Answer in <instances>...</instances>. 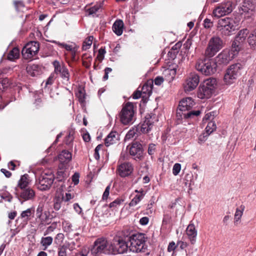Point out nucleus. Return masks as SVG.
Instances as JSON below:
<instances>
[{"label": "nucleus", "mask_w": 256, "mask_h": 256, "mask_svg": "<svg viewBox=\"0 0 256 256\" xmlns=\"http://www.w3.org/2000/svg\"><path fill=\"white\" fill-rule=\"evenodd\" d=\"M186 234L192 244H194L196 242L197 236V230L193 224H190L186 230Z\"/></svg>", "instance_id": "5701e85b"}, {"label": "nucleus", "mask_w": 256, "mask_h": 256, "mask_svg": "<svg viewBox=\"0 0 256 256\" xmlns=\"http://www.w3.org/2000/svg\"><path fill=\"white\" fill-rule=\"evenodd\" d=\"M234 4L232 2H225V15L230 13L234 8Z\"/></svg>", "instance_id": "79ce46f5"}, {"label": "nucleus", "mask_w": 256, "mask_h": 256, "mask_svg": "<svg viewBox=\"0 0 256 256\" xmlns=\"http://www.w3.org/2000/svg\"><path fill=\"white\" fill-rule=\"evenodd\" d=\"M200 82L199 76L196 73H190L184 84L185 92H190L194 90Z\"/></svg>", "instance_id": "ddd939ff"}, {"label": "nucleus", "mask_w": 256, "mask_h": 256, "mask_svg": "<svg viewBox=\"0 0 256 256\" xmlns=\"http://www.w3.org/2000/svg\"><path fill=\"white\" fill-rule=\"evenodd\" d=\"M54 176L50 170L43 172L38 179V188L40 190H49L54 182Z\"/></svg>", "instance_id": "39448f33"}, {"label": "nucleus", "mask_w": 256, "mask_h": 256, "mask_svg": "<svg viewBox=\"0 0 256 256\" xmlns=\"http://www.w3.org/2000/svg\"><path fill=\"white\" fill-rule=\"evenodd\" d=\"M122 202V200L117 198L115 200L114 202L110 203L109 206L111 208H117L118 206H119Z\"/></svg>", "instance_id": "8fccbe9b"}, {"label": "nucleus", "mask_w": 256, "mask_h": 256, "mask_svg": "<svg viewBox=\"0 0 256 256\" xmlns=\"http://www.w3.org/2000/svg\"><path fill=\"white\" fill-rule=\"evenodd\" d=\"M195 103L194 100L190 97L183 98L180 102L178 108L186 112H190Z\"/></svg>", "instance_id": "412c9836"}, {"label": "nucleus", "mask_w": 256, "mask_h": 256, "mask_svg": "<svg viewBox=\"0 0 256 256\" xmlns=\"http://www.w3.org/2000/svg\"><path fill=\"white\" fill-rule=\"evenodd\" d=\"M118 170L120 176L125 177L132 172L133 166L130 162H125L119 165Z\"/></svg>", "instance_id": "aec40b11"}, {"label": "nucleus", "mask_w": 256, "mask_h": 256, "mask_svg": "<svg viewBox=\"0 0 256 256\" xmlns=\"http://www.w3.org/2000/svg\"><path fill=\"white\" fill-rule=\"evenodd\" d=\"M176 248V246L174 242H170L168 247V252H173Z\"/></svg>", "instance_id": "680f3d73"}, {"label": "nucleus", "mask_w": 256, "mask_h": 256, "mask_svg": "<svg viewBox=\"0 0 256 256\" xmlns=\"http://www.w3.org/2000/svg\"><path fill=\"white\" fill-rule=\"evenodd\" d=\"M56 226L57 224H56L53 223L50 226L48 227V228L44 232V236L48 235L49 234L54 232V230L56 228Z\"/></svg>", "instance_id": "49530a36"}, {"label": "nucleus", "mask_w": 256, "mask_h": 256, "mask_svg": "<svg viewBox=\"0 0 256 256\" xmlns=\"http://www.w3.org/2000/svg\"><path fill=\"white\" fill-rule=\"evenodd\" d=\"M134 105L128 102L124 106L120 113V120L124 124H132L134 122Z\"/></svg>", "instance_id": "20e7f679"}, {"label": "nucleus", "mask_w": 256, "mask_h": 256, "mask_svg": "<svg viewBox=\"0 0 256 256\" xmlns=\"http://www.w3.org/2000/svg\"><path fill=\"white\" fill-rule=\"evenodd\" d=\"M30 183V180L29 176L28 174H24L20 177V180H18V186L20 190L27 188Z\"/></svg>", "instance_id": "a878e982"}, {"label": "nucleus", "mask_w": 256, "mask_h": 256, "mask_svg": "<svg viewBox=\"0 0 256 256\" xmlns=\"http://www.w3.org/2000/svg\"><path fill=\"white\" fill-rule=\"evenodd\" d=\"M240 20V18L238 16L234 19L228 17L225 18V35H230V32L236 30Z\"/></svg>", "instance_id": "f3484780"}, {"label": "nucleus", "mask_w": 256, "mask_h": 256, "mask_svg": "<svg viewBox=\"0 0 256 256\" xmlns=\"http://www.w3.org/2000/svg\"><path fill=\"white\" fill-rule=\"evenodd\" d=\"M149 222V218L147 216L142 217L140 220V223L142 226L146 225Z\"/></svg>", "instance_id": "338daca9"}, {"label": "nucleus", "mask_w": 256, "mask_h": 256, "mask_svg": "<svg viewBox=\"0 0 256 256\" xmlns=\"http://www.w3.org/2000/svg\"><path fill=\"white\" fill-rule=\"evenodd\" d=\"M140 134V133L138 131V128L135 126L128 132L125 136V139L130 140L132 138H133L134 137L137 138Z\"/></svg>", "instance_id": "c756f323"}, {"label": "nucleus", "mask_w": 256, "mask_h": 256, "mask_svg": "<svg viewBox=\"0 0 256 256\" xmlns=\"http://www.w3.org/2000/svg\"><path fill=\"white\" fill-rule=\"evenodd\" d=\"M110 245L108 240L104 238H98L94 242L91 252L94 255H97L102 253L108 254L110 253Z\"/></svg>", "instance_id": "0eeeda50"}, {"label": "nucleus", "mask_w": 256, "mask_h": 256, "mask_svg": "<svg viewBox=\"0 0 256 256\" xmlns=\"http://www.w3.org/2000/svg\"><path fill=\"white\" fill-rule=\"evenodd\" d=\"M164 82V78L162 76H157L154 80V84L157 86H160Z\"/></svg>", "instance_id": "69168bd1"}, {"label": "nucleus", "mask_w": 256, "mask_h": 256, "mask_svg": "<svg viewBox=\"0 0 256 256\" xmlns=\"http://www.w3.org/2000/svg\"><path fill=\"white\" fill-rule=\"evenodd\" d=\"M254 9L255 6L252 2L250 0L244 1L242 6L238 8V16H239L240 18L242 16H244V18H248L254 11Z\"/></svg>", "instance_id": "2eb2a0df"}, {"label": "nucleus", "mask_w": 256, "mask_h": 256, "mask_svg": "<svg viewBox=\"0 0 256 256\" xmlns=\"http://www.w3.org/2000/svg\"><path fill=\"white\" fill-rule=\"evenodd\" d=\"M176 71L172 69H166L165 70L164 72V74L166 76H170V78H168V80H171L174 78V77L176 74Z\"/></svg>", "instance_id": "ea45409f"}, {"label": "nucleus", "mask_w": 256, "mask_h": 256, "mask_svg": "<svg viewBox=\"0 0 256 256\" xmlns=\"http://www.w3.org/2000/svg\"><path fill=\"white\" fill-rule=\"evenodd\" d=\"M124 22L121 20L115 21L112 25L114 32L118 36H121L123 32Z\"/></svg>", "instance_id": "b1692460"}, {"label": "nucleus", "mask_w": 256, "mask_h": 256, "mask_svg": "<svg viewBox=\"0 0 256 256\" xmlns=\"http://www.w3.org/2000/svg\"><path fill=\"white\" fill-rule=\"evenodd\" d=\"M52 242L53 238L52 236H48L42 238L40 244L44 247L43 250H46L52 244Z\"/></svg>", "instance_id": "c85d7f7f"}, {"label": "nucleus", "mask_w": 256, "mask_h": 256, "mask_svg": "<svg viewBox=\"0 0 256 256\" xmlns=\"http://www.w3.org/2000/svg\"><path fill=\"white\" fill-rule=\"evenodd\" d=\"M60 162L67 164L72 159V153L68 150H63L58 156Z\"/></svg>", "instance_id": "393cba45"}, {"label": "nucleus", "mask_w": 256, "mask_h": 256, "mask_svg": "<svg viewBox=\"0 0 256 256\" xmlns=\"http://www.w3.org/2000/svg\"><path fill=\"white\" fill-rule=\"evenodd\" d=\"M181 170V165L180 164L176 163L174 164L172 168V173L174 176H177Z\"/></svg>", "instance_id": "09e8293b"}, {"label": "nucleus", "mask_w": 256, "mask_h": 256, "mask_svg": "<svg viewBox=\"0 0 256 256\" xmlns=\"http://www.w3.org/2000/svg\"><path fill=\"white\" fill-rule=\"evenodd\" d=\"M39 50V44L36 42L28 43L22 48V54L24 59L32 58Z\"/></svg>", "instance_id": "9b49d317"}, {"label": "nucleus", "mask_w": 256, "mask_h": 256, "mask_svg": "<svg viewBox=\"0 0 256 256\" xmlns=\"http://www.w3.org/2000/svg\"><path fill=\"white\" fill-rule=\"evenodd\" d=\"M144 194H142L136 195L130 202L129 206H136L143 198Z\"/></svg>", "instance_id": "e433bc0d"}, {"label": "nucleus", "mask_w": 256, "mask_h": 256, "mask_svg": "<svg viewBox=\"0 0 256 256\" xmlns=\"http://www.w3.org/2000/svg\"><path fill=\"white\" fill-rule=\"evenodd\" d=\"M16 195L19 201L22 204L24 202L34 200L36 194L33 189L27 188L20 190H16Z\"/></svg>", "instance_id": "4468645a"}, {"label": "nucleus", "mask_w": 256, "mask_h": 256, "mask_svg": "<svg viewBox=\"0 0 256 256\" xmlns=\"http://www.w3.org/2000/svg\"><path fill=\"white\" fill-rule=\"evenodd\" d=\"M74 140L73 134L70 132L68 134L65 138V143L67 145H70Z\"/></svg>", "instance_id": "864d4df0"}, {"label": "nucleus", "mask_w": 256, "mask_h": 256, "mask_svg": "<svg viewBox=\"0 0 256 256\" xmlns=\"http://www.w3.org/2000/svg\"><path fill=\"white\" fill-rule=\"evenodd\" d=\"M64 230L66 232H70L72 230V224L68 222H66L64 224Z\"/></svg>", "instance_id": "052dcab7"}, {"label": "nucleus", "mask_w": 256, "mask_h": 256, "mask_svg": "<svg viewBox=\"0 0 256 256\" xmlns=\"http://www.w3.org/2000/svg\"><path fill=\"white\" fill-rule=\"evenodd\" d=\"M244 210V206H240L239 208H237L236 209L235 214H234V224L235 226H238V224L240 223L241 222V218L243 214V212Z\"/></svg>", "instance_id": "cd10ccee"}, {"label": "nucleus", "mask_w": 256, "mask_h": 256, "mask_svg": "<svg viewBox=\"0 0 256 256\" xmlns=\"http://www.w3.org/2000/svg\"><path fill=\"white\" fill-rule=\"evenodd\" d=\"M214 118V112H208L204 116L203 118V121L206 122L207 121H213L212 120Z\"/></svg>", "instance_id": "c03bdc74"}, {"label": "nucleus", "mask_w": 256, "mask_h": 256, "mask_svg": "<svg viewBox=\"0 0 256 256\" xmlns=\"http://www.w3.org/2000/svg\"><path fill=\"white\" fill-rule=\"evenodd\" d=\"M248 34V30L246 28L238 32L232 44V48L228 52V55L225 57V62L226 61L231 60L238 54L240 49L241 44L244 42Z\"/></svg>", "instance_id": "f03ea898"}, {"label": "nucleus", "mask_w": 256, "mask_h": 256, "mask_svg": "<svg viewBox=\"0 0 256 256\" xmlns=\"http://www.w3.org/2000/svg\"><path fill=\"white\" fill-rule=\"evenodd\" d=\"M120 140L119 134L116 131L111 132L105 138V145L109 146L114 144H116Z\"/></svg>", "instance_id": "4be33fe9"}, {"label": "nucleus", "mask_w": 256, "mask_h": 256, "mask_svg": "<svg viewBox=\"0 0 256 256\" xmlns=\"http://www.w3.org/2000/svg\"><path fill=\"white\" fill-rule=\"evenodd\" d=\"M28 74L32 76L38 75L40 71V67L38 64L29 65L26 68Z\"/></svg>", "instance_id": "bb28decb"}, {"label": "nucleus", "mask_w": 256, "mask_h": 256, "mask_svg": "<svg viewBox=\"0 0 256 256\" xmlns=\"http://www.w3.org/2000/svg\"><path fill=\"white\" fill-rule=\"evenodd\" d=\"M213 14L215 18H219L224 16V8L218 6L213 11Z\"/></svg>", "instance_id": "f704fd0d"}, {"label": "nucleus", "mask_w": 256, "mask_h": 256, "mask_svg": "<svg viewBox=\"0 0 256 256\" xmlns=\"http://www.w3.org/2000/svg\"><path fill=\"white\" fill-rule=\"evenodd\" d=\"M209 135L206 132H204L200 134L198 138V143L200 144H203L206 141Z\"/></svg>", "instance_id": "a18cd8bd"}, {"label": "nucleus", "mask_w": 256, "mask_h": 256, "mask_svg": "<svg viewBox=\"0 0 256 256\" xmlns=\"http://www.w3.org/2000/svg\"><path fill=\"white\" fill-rule=\"evenodd\" d=\"M102 148V145L98 144L94 150V157L96 160H98L100 159V154H99V151L101 150Z\"/></svg>", "instance_id": "5fc2aeb1"}, {"label": "nucleus", "mask_w": 256, "mask_h": 256, "mask_svg": "<svg viewBox=\"0 0 256 256\" xmlns=\"http://www.w3.org/2000/svg\"><path fill=\"white\" fill-rule=\"evenodd\" d=\"M58 45L60 46L62 48H64L66 50L68 51H70L72 53H74V54L76 52V50L71 45H68V44H65L64 43H62V44L58 43Z\"/></svg>", "instance_id": "de8ad7c7"}, {"label": "nucleus", "mask_w": 256, "mask_h": 256, "mask_svg": "<svg viewBox=\"0 0 256 256\" xmlns=\"http://www.w3.org/2000/svg\"><path fill=\"white\" fill-rule=\"evenodd\" d=\"M80 175L78 173H75L72 176V180L75 185L78 184L79 182Z\"/></svg>", "instance_id": "0e129e2a"}, {"label": "nucleus", "mask_w": 256, "mask_h": 256, "mask_svg": "<svg viewBox=\"0 0 256 256\" xmlns=\"http://www.w3.org/2000/svg\"><path fill=\"white\" fill-rule=\"evenodd\" d=\"M64 239V236L63 234H58L54 238V242L56 244L62 245V244L63 242Z\"/></svg>", "instance_id": "58836bf2"}, {"label": "nucleus", "mask_w": 256, "mask_h": 256, "mask_svg": "<svg viewBox=\"0 0 256 256\" xmlns=\"http://www.w3.org/2000/svg\"><path fill=\"white\" fill-rule=\"evenodd\" d=\"M110 185H108L106 188L105 190L102 195V198L103 200H106L108 198L109 196V194H110Z\"/></svg>", "instance_id": "bf43d9fd"}, {"label": "nucleus", "mask_w": 256, "mask_h": 256, "mask_svg": "<svg viewBox=\"0 0 256 256\" xmlns=\"http://www.w3.org/2000/svg\"><path fill=\"white\" fill-rule=\"evenodd\" d=\"M40 220L41 222H46L48 219V214L47 212H44L40 216L38 217Z\"/></svg>", "instance_id": "3c124183"}, {"label": "nucleus", "mask_w": 256, "mask_h": 256, "mask_svg": "<svg viewBox=\"0 0 256 256\" xmlns=\"http://www.w3.org/2000/svg\"><path fill=\"white\" fill-rule=\"evenodd\" d=\"M70 246V243L60 245L58 248V256H67L66 250Z\"/></svg>", "instance_id": "7c9ffc66"}, {"label": "nucleus", "mask_w": 256, "mask_h": 256, "mask_svg": "<svg viewBox=\"0 0 256 256\" xmlns=\"http://www.w3.org/2000/svg\"><path fill=\"white\" fill-rule=\"evenodd\" d=\"M248 42L252 48L256 49V30L250 34L248 38Z\"/></svg>", "instance_id": "473e14b6"}, {"label": "nucleus", "mask_w": 256, "mask_h": 256, "mask_svg": "<svg viewBox=\"0 0 256 256\" xmlns=\"http://www.w3.org/2000/svg\"><path fill=\"white\" fill-rule=\"evenodd\" d=\"M216 126L214 122H208L205 129L206 132L210 135L214 130H216Z\"/></svg>", "instance_id": "72a5a7b5"}, {"label": "nucleus", "mask_w": 256, "mask_h": 256, "mask_svg": "<svg viewBox=\"0 0 256 256\" xmlns=\"http://www.w3.org/2000/svg\"><path fill=\"white\" fill-rule=\"evenodd\" d=\"M94 37L92 36H89L87 38H86L83 43L82 50H86L87 49H88L92 43Z\"/></svg>", "instance_id": "c9c22d12"}, {"label": "nucleus", "mask_w": 256, "mask_h": 256, "mask_svg": "<svg viewBox=\"0 0 256 256\" xmlns=\"http://www.w3.org/2000/svg\"><path fill=\"white\" fill-rule=\"evenodd\" d=\"M240 71V65L238 64H232L226 70L225 74V84H230L236 78Z\"/></svg>", "instance_id": "dca6fc26"}, {"label": "nucleus", "mask_w": 256, "mask_h": 256, "mask_svg": "<svg viewBox=\"0 0 256 256\" xmlns=\"http://www.w3.org/2000/svg\"><path fill=\"white\" fill-rule=\"evenodd\" d=\"M144 234L138 233L129 238V250L133 252H144L147 249Z\"/></svg>", "instance_id": "f257e3e1"}, {"label": "nucleus", "mask_w": 256, "mask_h": 256, "mask_svg": "<svg viewBox=\"0 0 256 256\" xmlns=\"http://www.w3.org/2000/svg\"><path fill=\"white\" fill-rule=\"evenodd\" d=\"M222 41L218 37H214L210 40L208 46L206 50V55L212 57L222 48Z\"/></svg>", "instance_id": "9d476101"}, {"label": "nucleus", "mask_w": 256, "mask_h": 256, "mask_svg": "<svg viewBox=\"0 0 256 256\" xmlns=\"http://www.w3.org/2000/svg\"><path fill=\"white\" fill-rule=\"evenodd\" d=\"M106 52L104 49L100 48L98 50V53L97 56V58L99 60L102 61L104 58V55Z\"/></svg>", "instance_id": "4d7b16f0"}, {"label": "nucleus", "mask_w": 256, "mask_h": 256, "mask_svg": "<svg viewBox=\"0 0 256 256\" xmlns=\"http://www.w3.org/2000/svg\"><path fill=\"white\" fill-rule=\"evenodd\" d=\"M200 114V111L199 110L186 112L178 108L176 112V122L178 124H180L184 118H193L199 116Z\"/></svg>", "instance_id": "a211bd4d"}, {"label": "nucleus", "mask_w": 256, "mask_h": 256, "mask_svg": "<svg viewBox=\"0 0 256 256\" xmlns=\"http://www.w3.org/2000/svg\"><path fill=\"white\" fill-rule=\"evenodd\" d=\"M52 64L54 68V74H59L62 79L63 83L66 85L70 84V74L65 64L63 63L60 64L58 60L54 61Z\"/></svg>", "instance_id": "6e6552de"}, {"label": "nucleus", "mask_w": 256, "mask_h": 256, "mask_svg": "<svg viewBox=\"0 0 256 256\" xmlns=\"http://www.w3.org/2000/svg\"><path fill=\"white\" fill-rule=\"evenodd\" d=\"M154 122L152 116L148 115L146 116V119L143 123L136 126L137 128H138L140 134L141 133L146 134L150 132L154 126Z\"/></svg>", "instance_id": "6ab92c4d"}, {"label": "nucleus", "mask_w": 256, "mask_h": 256, "mask_svg": "<svg viewBox=\"0 0 256 256\" xmlns=\"http://www.w3.org/2000/svg\"><path fill=\"white\" fill-rule=\"evenodd\" d=\"M128 244L120 237H114L110 245V253L113 254H123L126 252Z\"/></svg>", "instance_id": "1a4fd4ad"}, {"label": "nucleus", "mask_w": 256, "mask_h": 256, "mask_svg": "<svg viewBox=\"0 0 256 256\" xmlns=\"http://www.w3.org/2000/svg\"><path fill=\"white\" fill-rule=\"evenodd\" d=\"M216 84V80L214 78L204 80L198 88V97L200 99L210 98L214 92Z\"/></svg>", "instance_id": "7ed1b4c3"}, {"label": "nucleus", "mask_w": 256, "mask_h": 256, "mask_svg": "<svg viewBox=\"0 0 256 256\" xmlns=\"http://www.w3.org/2000/svg\"><path fill=\"white\" fill-rule=\"evenodd\" d=\"M10 86L9 80L6 78L0 82V91H2Z\"/></svg>", "instance_id": "a19ab883"}, {"label": "nucleus", "mask_w": 256, "mask_h": 256, "mask_svg": "<svg viewBox=\"0 0 256 256\" xmlns=\"http://www.w3.org/2000/svg\"><path fill=\"white\" fill-rule=\"evenodd\" d=\"M129 153L136 161H140L144 158V149L142 144L138 142H133L129 150Z\"/></svg>", "instance_id": "f8f14e48"}, {"label": "nucleus", "mask_w": 256, "mask_h": 256, "mask_svg": "<svg viewBox=\"0 0 256 256\" xmlns=\"http://www.w3.org/2000/svg\"><path fill=\"white\" fill-rule=\"evenodd\" d=\"M78 97L80 102L82 103L84 102L85 96L81 90L79 91V92L78 94Z\"/></svg>", "instance_id": "774afa93"}, {"label": "nucleus", "mask_w": 256, "mask_h": 256, "mask_svg": "<svg viewBox=\"0 0 256 256\" xmlns=\"http://www.w3.org/2000/svg\"><path fill=\"white\" fill-rule=\"evenodd\" d=\"M100 5H95L94 6L88 8L86 11L88 13L89 15H92L95 14L100 8Z\"/></svg>", "instance_id": "37998d69"}, {"label": "nucleus", "mask_w": 256, "mask_h": 256, "mask_svg": "<svg viewBox=\"0 0 256 256\" xmlns=\"http://www.w3.org/2000/svg\"><path fill=\"white\" fill-rule=\"evenodd\" d=\"M61 202L60 199H55L54 200V208L56 210H58L61 208Z\"/></svg>", "instance_id": "6e6d98bb"}, {"label": "nucleus", "mask_w": 256, "mask_h": 256, "mask_svg": "<svg viewBox=\"0 0 256 256\" xmlns=\"http://www.w3.org/2000/svg\"><path fill=\"white\" fill-rule=\"evenodd\" d=\"M197 70L205 76H210L216 72L214 64L209 60H198L195 66Z\"/></svg>", "instance_id": "423d86ee"}, {"label": "nucleus", "mask_w": 256, "mask_h": 256, "mask_svg": "<svg viewBox=\"0 0 256 256\" xmlns=\"http://www.w3.org/2000/svg\"><path fill=\"white\" fill-rule=\"evenodd\" d=\"M224 64V54L223 52H220L216 58H215V64L214 66H216L223 64Z\"/></svg>", "instance_id": "4c0bfd02"}, {"label": "nucleus", "mask_w": 256, "mask_h": 256, "mask_svg": "<svg viewBox=\"0 0 256 256\" xmlns=\"http://www.w3.org/2000/svg\"><path fill=\"white\" fill-rule=\"evenodd\" d=\"M73 198L74 196H72L70 194L66 193V195L64 196H62V200H64V202H68Z\"/></svg>", "instance_id": "e2e57ef3"}, {"label": "nucleus", "mask_w": 256, "mask_h": 256, "mask_svg": "<svg viewBox=\"0 0 256 256\" xmlns=\"http://www.w3.org/2000/svg\"><path fill=\"white\" fill-rule=\"evenodd\" d=\"M20 56L19 50L16 48H14L11 50L8 55V58L10 60H13L14 59L18 58Z\"/></svg>", "instance_id": "2f4dec72"}, {"label": "nucleus", "mask_w": 256, "mask_h": 256, "mask_svg": "<svg viewBox=\"0 0 256 256\" xmlns=\"http://www.w3.org/2000/svg\"><path fill=\"white\" fill-rule=\"evenodd\" d=\"M32 210L30 208H28L26 210L23 211L21 213V217L22 218H26L27 219L30 216Z\"/></svg>", "instance_id": "603ef678"}, {"label": "nucleus", "mask_w": 256, "mask_h": 256, "mask_svg": "<svg viewBox=\"0 0 256 256\" xmlns=\"http://www.w3.org/2000/svg\"><path fill=\"white\" fill-rule=\"evenodd\" d=\"M156 150V144H150L148 145V154L150 155H152L154 154Z\"/></svg>", "instance_id": "13d9d810"}]
</instances>
